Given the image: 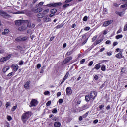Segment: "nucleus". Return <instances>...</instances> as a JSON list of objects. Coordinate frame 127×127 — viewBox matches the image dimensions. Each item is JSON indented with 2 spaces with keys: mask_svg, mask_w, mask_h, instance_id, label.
Masks as SVG:
<instances>
[{
  "mask_svg": "<svg viewBox=\"0 0 127 127\" xmlns=\"http://www.w3.org/2000/svg\"><path fill=\"white\" fill-rule=\"evenodd\" d=\"M32 113L31 111H27L23 113L22 115L21 119L23 123H25L29 118L31 117Z\"/></svg>",
  "mask_w": 127,
  "mask_h": 127,
  "instance_id": "1",
  "label": "nucleus"
},
{
  "mask_svg": "<svg viewBox=\"0 0 127 127\" xmlns=\"http://www.w3.org/2000/svg\"><path fill=\"white\" fill-rule=\"evenodd\" d=\"M62 5V3L61 2H58V3H50L48 4H47L46 6H47L48 7H56L57 6H61V5Z\"/></svg>",
  "mask_w": 127,
  "mask_h": 127,
  "instance_id": "2",
  "label": "nucleus"
},
{
  "mask_svg": "<svg viewBox=\"0 0 127 127\" xmlns=\"http://www.w3.org/2000/svg\"><path fill=\"white\" fill-rule=\"evenodd\" d=\"M0 15H1V16H2V17H3L4 18H6V19H7V18H9L10 16V15L7 14V13L2 10H0Z\"/></svg>",
  "mask_w": 127,
  "mask_h": 127,
  "instance_id": "3",
  "label": "nucleus"
},
{
  "mask_svg": "<svg viewBox=\"0 0 127 127\" xmlns=\"http://www.w3.org/2000/svg\"><path fill=\"white\" fill-rule=\"evenodd\" d=\"M38 104V102H37V100L33 99L30 102V105H29V107L30 108H32V107H35L36 106H37Z\"/></svg>",
  "mask_w": 127,
  "mask_h": 127,
  "instance_id": "4",
  "label": "nucleus"
},
{
  "mask_svg": "<svg viewBox=\"0 0 127 127\" xmlns=\"http://www.w3.org/2000/svg\"><path fill=\"white\" fill-rule=\"evenodd\" d=\"M98 95L97 91H93L90 92V98L92 100H95L96 97Z\"/></svg>",
  "mask_w": 127,
  "mask_h": 127,
  "instance_id": "5",
  "label": "nucleus"
},
{
  "mask_svg": "<svg viewBox=\"0 0 127 127\" xmlns=\"http://www.w3.org/2000/svg\"><path fill=\"white\" fill-rule=\"evenodd\" d=\"M11 57V54H9L8 56L6 57H4L3 58H1L0 60V62H4V61H6L7 60H9L10 59V58Z\"/></svg>",
  "mask_w": 127,
  "mask_h": 127,
  "instance_id": "6",
  "label": "nucleus"
},
{
  "mask_svg": "<svg viewBox=\"0 0 127 127\" xmlns=\"http://www.w3.org/2000/svg\"><path fill=\"white\" fill-rule=\"evenodd\" d=\"M66 93L67 96H71L73 93V90H72V88L70 87H67L66 89Z\"/></svg>",
  "mask_w": 127,
  "mask_h": 127,
  "instance_id": "7",
  "label": "nucleus"
},
{
  "mask_svg": "<svg viewBox=\"0 0 127 127\" xmlns=\"http://www.w3.org/2000/svg\"><path fill=\"white\" fill-rule=\"evenodd\" d=\"M112 22H113V21L111 20L104 22L102 25V27H107V26H109Z\"/></svg>",
  "mask_w": 127,
  "mask_h": 127,
  "instance_id": "8",
  "label": "nucleus"
},
{
  "mask_svg": "<svg viewBox=\"0 0 127 127\" xmlns=\"http://www.w3.org/2000/svg\"><path fill=\"white\" fill-rule=\"evenodd\" d=\"M11 67L12 70H13L14 72H17V70H18V68H19V67L18 66V65L15 64H13L11 66Z\"/></svg>",
  "mask_w": 127,
  "mask_h": 127,
  "instance_id": "9",
  "label": "nucleus"
},
{
  "mask_svg": "<svg viewBox=\"0 0 127 127\" xmlns=\"http://www.w3.org/2000/svg\"><path fill=\"white\" fill-rule=\"evenodd\" d=\"M73 59V58L72 57H68L66 58L65 60L64 61V64H67V63H69L71 60Z\"/></svg>",
  "mask_w": 127,
  "mask_h": 127,
  "instance_id": "10",
  "label": "nucleus"
},
{
  "mask_svg": "<svg viewBox=\"0 0 127 127\" xmlns=\"http://www.w3.org/2000/svg\"><path fill=\"white\" fill-rule=\"evenodd\" d=\"M122 53H123V51H121L119 53L116 54L115 55V57H116V58H118V59L124 58V57L122 55Z\"/></svg>",
  "mask_w": 127,
  "mask_h": 127,
  "instance_id": "11",
  "label": "nucleus"
},
{
  "mask_svg": "<svg viewBox=\"0 0 127 127\" xmlns=\"http://www.w3.org/2000/svg\"><path fill=\"white\" fill-rule=\"evenodd\" d=\"M103 40H104V38H103L102 37H99L98 40H97L95 42L96 45H98V44H99V43H101V42H102V41H103Z\"/></svg>",
  "mask_w": 127,
  "mask_h": 127,
  "instance_id": "12",
  "label": "nucleus"
},
{
  "mask_svg": "<svg viewBox=\"0 0 127 127\" xmlns=\"http://www.w3.org/2000/svg\"><path fill=\"white\" fill-rule=\"evenodd\" d=\"M23 20H17L15 21V25L19 26V25H21L22 24V22Z\"/></svg>",
  "mask_w": 127,
  "mask_h": 127,
  "instance_id": "13",
  "label": "nucleus"
},
{
  "mask_svg": "<svg viewBox=\"0 0 127 127\" xmlns=\"http://www.w3.org/2000/svg\"><path fill=\"white\" fill-rule=\"evenodd\" d=\"M51 20V19L48 17V16H45L43 18V21L44 22H48Z\"/></svg>",
  "mask_w": 127,
  "mask_h": 127,
  "instance_id": "14",
  "label": "nucleus"
},
{
  "mask_svg": "<svg viewBox=\"0 0 127 127\" xmlns=\"http://www.w3.org/2000/svg\"><path fill=\"white\" fill-rule=\"evenodd\" d=\"M55 127H61V123L58 121H57L54 123Z\"/></svg>",
  "mask_w": 127,
  "mask_h": 127,
  "instance_id": "15",
  "label": "nucleus"
},
{
  "mask_svg": "<svg viewBox=\"0 0 127 127\" xmlns=\"http://www.w3.org/2000/svg\"><path fill=\"white\" fill-rule=\"evenodd\" d=\"M116 13L117 14V15H119L120 17H122L123 15H124L125 13V11H122V12H116Z\"/></svg>",
  "mask_w": 127,
  "mask_h": 127,
  "instance_id": "16",
  "label": "nucleus"
},
{
  "mask_svg": "<svg viewBox=\"0 0 127 127\" xmlns=\"http://www.w3.org/2000/svg\"><path fill=\"white\" fill-rule=\"evenodd\" d=\"M29 85H30V81H28L26 84L24 85V88L25 89H28L29 88Z\"/></svg>",
  "mask_w": 127,
  "mask_h": 127,
  "instance_id": "17",
  "label": "nucleus"
},
{
  "mask_svg": "<svg viewBox=\"0 0 127 127\" xmlns=\"http://www.w3.org/2000/svg\"><path fill=\"white\" fill-rule=\"evenodd\" d=\"M120 8H125V9L123 10L127 9V2H125L124 4L121 5L120 6Z\"/></svg>",
  "mask_w": 127,
  "mask_h": 127,
  "instance_id": "18",
  "label": "nucleus"
},
{
  "mask_svg": "<svg viewBox=\"0 0 127 127\" xmlns=\"http://www.w3.org/2000/svg\"><path fill=\"white\" fill-rule=\"evenodd\" d=\"M42 11V8L39 7L35 10L34 12L35 13H39V12H41Z\"/></svg>",
  "mask_w": 127,
  "mask_h": 127,
  "instance_id": "19",
  "label": "nucleus"
},
{
  "mask_svg": "<svg viewBox=\"0 0 127 127\" xmlns=\"http://www.w3.org/2000/svg\"><path fill=\"white\" fill-rule=\"evenodd\" d=\"M100 68H101V63L97 64L94 67V69H96V70H99Z\"/></svg>",
  "mask_w": 127,
  "mask_h": 127,
  "instance_id": "20",
  "label": "nucleus"
},
{
  "mask_svg": "<svg viewBox=\"0 0 127 127\" xmlns=\"http://www.w3.org/2000/svg\"><path fill=\"white\" fill-rule=\"evenodd\" d=\"M9 32V30L8 29H5L4 31L2 32V34L3 35H5V34H8V33Z\"/></svg>",
  "mask_w": 127,
  "mask_h": 127,
  "instance_id": "21",
  "label": "nucleus"
},
{
  "mask_svg": "<svg viewBox=\"0 0 127 127\" xmlns=\"http://www.w3.org/2000/svg\"><path fill=\"white\" fill-rule=\"evenodd\" d=\"M91 99L92 98H91V96H90L89 95L85 96V100L86 102H89Z\"/></svg>",
  "mask_w": 127,
  "mask_h": 127,
  "instance_id": "22",
  "label": "nucleus"
},
{
  "mask_svg": "<svg viewBox=\"0 0 127 127\" xmlns=\"http://www.w3.org/2000/svg\"><path fill=\"white\" fill-rule=\"evenodd\" d=\"M9 70V67L6 66L3 68V73H6V72H7Z\"/></svg>",
  "mask_w": 127,
  "mask_h": 127,
  "instance_id": "23",
  "label": "nucleus"
},
{
  "mask_svg": "<svg viewBox=\"0 0 127 127\" xmlns=\"http://www.w3.org/2000/svg\"><path fill=\"white\" fill-rule=\"evenodd\" d=\"M49 12V9H46V10H44L43 11V15H45L46 14H47Z\"/></svg>",
  "mask_w": 127,
  "mask_h": 127,
  "instance_id": "24",
  "label": "nucleus"
},
{
  "mask_svg": "<svg viewBox=\"0 0 127 127\" xmlns=\"http://www.w3.org/2000/svg\"><path fill=\"white\" fill-rule=\"evenodd\" d=\"M44 15L43 14V13H39L37 15V17L38 18H42Z\"/></svg>",
  "mask_w": 127,
  "mask_h": 127,
  "instance_id": "25",
  "label": "nucleus"
},
{
  "mask_svg": "<svg viewBox=\"0 0 127 127\" xmlns=\"http://www.w3.org/2000/svg\"><path fill=\"white\" fill-rule=\"evenodd\" d=\"M26 28L24 26H22L19 28V30L20 31H23V30H25Z\"/></svg>",
  "mask_w": 127,
  "mask_h": 127,
  "instance_id": "26",
  "label": "nucleus"
},
{
  "mask_svg": "<svg viewBox=\"0 0 127 127\" xmlns=\"http://www.w3.org/2000/svg\"><path fill=\"white\" fill-rule=\"evenodd\" d=\"M51 13H54V14H55L56 12H57V9H53L50 11Z\"/></svg>",
  "mask_w": 127,
  "mask_h": 127,
  "instance_id": "27",
  "label": "nucleus"
},
{
  "mask_svg": "<svg viewBox=\"0 0 127 127\" xmlns=\"http://www.w3.org/2000/svg\"><path fill=\"white\" fill-rule=\"evenodd\" d=\"M120 38H123V35L121 34L116 36V39H120Z\"/></svg>",
  "mask_w": 127,
  "mask_h": 127,
  "instance_id": "28",
  "label": "nucleus"
},
{
  "mask_svg": "<svg viewBox=\"0 0 127 127\" xmlns=\"http://www.w3.org/2000/svg\"><path fill=\"white\" fill-rule=\"evenodd\" d=\"M88 115H89V111L87 112L86 113H85L84 115H83L82 117L83 118H87V117H88Z\"/></svg>",
  "mask_w": 127,
  "mask_h": 127,
  "instance_id": "29",
  "label": "nucleus"
},
{
  "mask_svg": "<svg viewBox=\"0 0 127 127\" xmlns=\"http://www.w3.org/2000/svg\"><path fill=\"white\" fill-rule=\"evenodd\" d=\"M87 41H88V39L85 40L83 42L80 44V46H83V45H85V44L87 43Z\"/></svg>",
  "mask_w": 127,
  "mask_h": 127,
  "instance_id": "30",
  "label": "nucleus"
},
{
  "mask_svg": "<svg viewBox=\"0 0 127 127\" xmlns=\"http://www.w3.org/2000/svg\"><path fill=\"white\" fill-rule=\"evenodd\" d=\"M73 53V51H70L69 52H67L66 54V56H69V55H71Z\"/></svg>",
  "mask_w": 127,
  "mask_h": 127,
  "instance_id": "31",
  "label": "nucleus"
},
{
  "mask_svg": "<svg viewBox=\"0 0 127 127\" xmlns=\"http://www.w3.org/2000/svg\"><path fill=\"white\" fill-rule=\"evenodd\" d=\"M17 108V105H16V106H14L11 109L12 112H14V111L16 110Z\"/></svg>",
  "mask_w": 127,
  "mask_h": 127,
  "instance_id": "32",
  "label": "nucleus"
},
{
  "mask_svg": "<svg viewBox=\"0 0 127 127\" xmlns=\"http://www.w3.org/2000/svg\"><path fill=\"white\" fill-rule=\"evenodd\" d=\"M69 77V72H67L65 75L64 76V79L67 80V78Z\"/></svg>",
  "mask_w": 127,
  "mask_h": 127,
  "instance_id": "33",
  "label": "nucleus"
},
{
  "mask_svg": "<svg viewBox=\"0 0 127 127\" xmlns=\"http://www.w3.org/2000/svg\"><path fill=\"white\" fill-rule=\"evenodd\" d=\"M101 70L105 72V71H106V66L103 65L101 66Z\"/></svg>",
  "mask_w": 127,
  "mask_h": 127,
  "instance_id": "34",
  "label": "nucleus"
},
{
  "mask_svg": "<svg viewBox=\"0 0 127 127\" xmlns=\"http://www.w3.org/2000/svg\"><path fill=\"white\" fill-rule=\"evenodd\" d=\"M104 107H105V105L103 104H102L101 105L99 106V111H101V110H102V109H103V108H104Z\"/></svg>",
  "mask_w": 127,
  "mask_h": 127,
  "instance_id": "35",
  "label": "nucleus"
},
{
  "mask_svg": "<svg viewBox=\"0 0 127 127\" xmlns=\"http://www.w3.org/2000/svg\"><path fill=\"white\" fill-rule=\"evenodd\" d=\"M16 41H17L18 42H19V41H21V37H18L15 39Z\"/></svg>",
  "mask_w": 127,
  "mask_h": 127,
  "instance_id": "36",
  "label": "nucleus"
},
{
  "mask_svg": "<svg viewBox=\"0 0 127 127\" xmlns=\"http://www.w3.org/2000/svg\"><path fill=\"white\" fill-rule=\"evenodd\" d=\"M86 61V59H83L80 61V64H84Z\"/></svg>",
  "mask_w": 127,
  "mask_h": 127,
  "instance_id": "37",
  "label": "nucleus"
},
{
  "mask_svg": "<svg viewBox=\"0 0 127 127\" xmlns=\"http://www.w3.org/2000/svg\"><path fill=\"white\" fill-rule=\"evenodd\" d=\"M93 64H94V62H93V61H91L88 63V66H92V65H93Z\"/></svg>",
  "mask_w": 127,
  "mask_h": 127,
  "instance_id": "38",
  "label": "nucleus"
},
{
  "mask_svg": "<svg viewBox=\"0 0 127 127\" xmlns=\"http://www.w3.org/2000/svg\"><path fill=\"white\" fill-rule=\"evenodd\" d=\"M24 63V62L23 60H21L19 62V65L20 66H21L22 65H23V64Z\"/></svg>",
  "mask_w": 127,
  "mask_h": 127,
  "instance_id": "39",
  "label": "nucleus"
},
{
  "mask_svg": "<svg viewBox=\"0 0 127 127\" xmlns=\"http://www.w3.org/2000/svg\"><path fill=\"white\" fill-rule=\"evenodd\" d=\"M123 30H124V31H127V24L124 26Z\"/></svg>",
  "mask_w": 127,
  "mask_h": 127,
  "instance_id": "40",
  "label": "nucleus"
},
{
  "mask_svg": "<svg viewBox=\"0 0 127 127\" xmlns=\"http://www.w3.org/2000/svg\"><path fill=\"white\" fill-rule=\"evenodd\" d=\"M26 40H27V37H24L23 38H21V41H26Z\"/></svg>",
  "mask_w": 127,
  "mask_h": 127,
  "instance_id": "41",
  "label": "nucleus"
},
{
  "mask_svg": "<svg viewBox=\"0 0 127 127\" xmlns=\"http://www.w3.org/2000/svg\"><path fill=\"white\" fill-rule=\"evenodd\" d=\"M83 21H87L88 20V16H85L83 19Z\"/></svg>",
  "mask_w": 127,
  "mask_h": 127,
  "instance_id": "42",
  "label": "nucleus"
},
{
  "mask_svg": "<svg viewBox=\"0 0 127 127\" xmlns=\"http://www.w3.org/2000/svg\"><path fill=\"white\" fill-rule=\"evenodd\" d=\"M62 27V25H58V26H57L55 28H56L57 29H59V28H61Z\"/></svg>",
  "mask_w": 127,
  "mask_h": 127,
  "instance_id": "43",
  "label": "nucleus"
},
{
  "mask_svg": "<svg viewBox=\"0 0 127 127\" xmlns=\"http://www.w3.org/2000/svg\"><path fill=\"white\" fill-rule=\"evenodd\" d=\"M5 127H10L9 123L6 122V123L5 124Z\"/></svg>",
  "mask_w": 127,
  "mask_h": 127,
  "instance_id": "44",
  "label": "nucleus"
},
{
  "mask_svg": "<svg viewBox=\"0 0 127 127\" xmlns=\"http://www.w3.org/2000/svg\"><path fill=\"white\" fill-rule=\"evenodd\" d=\"M45 96H47L49 94H50V92L49 91H47L44 92Z\"/></svg>",
  "mask_w": 127,
  "mask_h": 127,
  "instance_id": "45",
  "label": "nucleus"
},
{
  "mask_svg": "<svg viewBox=\"0 0 127 127\" xmlns=\"http://www.w3.org/2000/svg\"><path fill=\"white\" fill-rule=\"evenodd\" d=\"M85 108H86V105H83L82 108H80L79 111H81L84 110Z\"/></svg>",
  "mask_w": 127,
  "mask_h": 127,
  "instance_id": "46",
  "label": "nucleus"
},
{
  "mask_svg": "<svg viewBox=\"0 0 127 127\" xmlns=\"http://www.w3.org/2000/svg\"><path fill=\"white\" fill-rule=\"evenodd\" d=\"M50 105H51V101H48L47 103H46V106L47 107L49 106Z\"/></svg>",
  "mask_w": 127,
  "mask_h": 127,
  "instance_id": "47",
  "label": "nucleus"
},
{
  "mask_svg": "<svg viewBox=\"0 0 127 127\" xmlns=\"http://www.w3.org/2000/svg\"><path fill=\"white\" fill-rule=\"evenodd\" d=\"M53 114H56L57 113V109L56 108H54L52 111Z\"/></svg>",
  "mask_w": 127,
  "mask_h": 127,
  "instance_id": "48",
  "label": "nucleus"
},
{
  "mask_svg": "<svg viewBox=\"0 0 127 127\" xmlns=\"http://www.w3.org/2000/svg\"><path fill=\"white\" fill-rule=\"evenodd\" d=\"M97 37H98V36H94V37L92 38V41H93V42L95 41V40H96V39H97Z\"/></svg>",
  "mask_w": 127,
  "mask_h": 127,
  "instance_id": "49",
  "label": "nucleus"
},
{
  "mask_svg": "<svg viewBox=\"0 0 127 127\" xmlns=\"http://www.w3.org/2000/svg\"><path fill=\"white\" fill-rule=\"evenodd\" d=\"M59 104H62L63 103V99H60L58 101Z\"/></svg>",
  "mask_w": 127,
  "mask_h": 127,
  "instance_id": "50",
  "label": "nucleus"
},
{
  "mask_svg": "<svg viewBox=\"0 0 127 127\" xmlns=\"http://www.w3.org/2000/svg\"><path fill=\"white\" fill-rule=\"evenodd\" d=\"M7 120L8 121H11V120H12V118L10 116H8Z\"/></svg>",
  "mask_w": 127,
  "mask_h": 127,
  "instance_id": "51",
  "label": "nucleus"
},
{
  "mask_svg": "<svg viewBox=\"0 0 127 127\" xmlns=\"http://www.w3.org/2000/svg\"><path fill=\"white\" fill-rule=\"evenodd\" d=\"M44 2H40L39 4H38V6H42L44 4Z\"/></svg>",
  "mask_w": 127,
  "mask_h": 127,
  "instance_id": "52",
  "label": "nucleus"
},
{
  "mask_svg": "<svg viewBox=\"0 0 127 127\" xmlns=\"http://www.w3.org/2000/svg\"><path fill=\"white\" fill-rule=\"evenodd\" d=\"M108 33V30H105L103 31V35H106V34H107Z\"/></svg>",
  "mask_w": 127,
  "mask_h": 127,
  "instance_id": "53",
  "label": "nucleus"
},
{
  "mask_svg": "<svg viewBox=\"0 0 127 127\" xmlns=\"http://www.w3.org/2000/svg\"><path fill=\"white\" fill-rule=\"evenodd\" d=\"M69 5H70V4H65L64 5V8H66V7H68V6H69Z\"/></svg>",
  "mask_w": 127,
  "mask_h": 127,
  "instance_id": "54",
  "label": "nucleus"
},
{
  "mask_svg": "<svg viewBox=\"0 0 127 127\" xmlns=\"http://www.w3.org/2000/svg\"><path fill=\"white\" fill-rule=\"evenodd\" d=\"M98 79H99V76H98V75H95L94 76V80H95V81H97Z\"/></svg>",
  "mask_w": 127,
  "mask_h": 127,
  "instance_id": "55",
  "label": "nucleus"
},
{
  "mask_svg": "<svg viewBox=\"0 0 127 127\" xmlns=\"http://www.w3.org/2000/svg\"><path fill=\"white\" fill-rule=\"evenodd\" d=\"M106 44H111V41L110 40H107L105 42Z\"/></svg>",
  "mask_w": 127,
  "mask_h": 127,
  "instance_id": "56",
  "label": "nucleus"
},
{
  "mask_svg": "<svg viewBox=\"0 0 127 127\" xmlns=\"http://www.w3.org/2000/svg\"><path fill=\"white\" fill-rule=\"evenodd\" d=\"M90 27H86L85 28H84V30L88 31V30H90Z\"/></svg>",
  "mask_w": 127,
  "mask_h": 127,
  "instance_id": "57",
  "label": "nucleus"
},
{
  "mask_svg": "<svg viewBox=\"0 0 127 127\" xmlns=\"http://www.w3.org/2000/svg\"><path fill=\"white\" fill-rule=\"evenodd\" d=\"M99 122V120L98 119H95L93 121V124H97Z\"/></svg>",
  "mask_w": 127,
  "mask_h": 127,
  "instance_id": "58",
  "label": "nucleus"
},
{
  "mask_svg": "<svg viewBox=\"0 0 127 127\" xmlns=\"http://www.w3.org/2000/svg\"><path fill=\"white\" fill-rule=\"evenodd\" d=\"M79 121H80V122H81V121H83V116H80L78 118Z\"/></svg>",
  "mask_w": 127,
  "mask_h": 127,
  "instance_id": "59",
  "label": "nucleus"
},
{
  "mask_svg": "<svg viewBox=\"0 0 127 127\" xmlns=\"http://www.w3.org/2000/svg\"><path fill=\"white\" fill-rule=\"evenodd\" d=\"M57 97H60V96H61V93L60 92H58L57 93Z\"/></svg>",
  "mask_w": 127,
  "mask_h": 127,
  "instance_id": "60",
  "label": "nucleus"
},
{
  "mask_svg": "<svg viewBox=\"0 0 127 127\" xmlns=\"http://www.w3.org/2000/svg\"><path fill=\"white\" fill-rule=\"evenodd\" d=\"M9 106H10V103L7 102L6 103V108H7L8 107H9Z\"/></svg>",
  "mask_w": 127,
  "mask_h": 127,
  "instance_id": "61",
  "label": "nucleus"
},
{
  "mask_svg": "<svg viewBox=\"0 0 127 127\" xmlns=\"http://www.w3.org/2000/svg\"><path fill=\"white\" fill-rule=\"evenodd\" d=\"M113 5H114V6H115V7H118L119 6V4H118L116 3H114L113 4Z\"/></svg>",
  "mask_w": 127,
  "mask_h": 127,
  "instance_id": "62",
  "label": "nucleus"
},
{
  "mask_svg": "<svg viewBox=\"0 0 127 127\" xmlns=\"http://www.w3.org/2000/svg\"><path fill=\"white\" fill-rule=\"evenodd\" d=\"M104 13H107V12H108V9L107 8H104L103 10Z\"/></svg>",
  "mask_w": 127,
  "mask_h": 127,
  "instance_id": "63",
  "label": "nucleus"
},
{
  "mask_svg": "<svg viewBox=\"0 0 127 127\" xmlns=\"http://www.w3.org/2000/svg\"><path fill=\"white\" fill-rule=\"evenodd\" d=\"M116 45H118V42H114L113 44V46H116Z\"/></svg>",
  "mask_w": 127,
  "mask_h": 127,
  "instance_id": "64",
  "label": "nucleus"
}]
</instances>
